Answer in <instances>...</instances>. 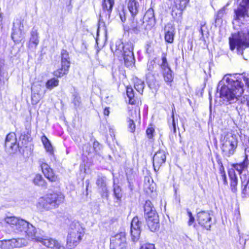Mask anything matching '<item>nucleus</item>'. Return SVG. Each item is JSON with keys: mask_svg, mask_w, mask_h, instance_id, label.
<instances>
[{"mask_svg": "<svg viewBox=\"0 0 249 249\" xmlns=\"http://www.w3.org/2000/svg\"><path fill=\"white\" fill-rule=\"evenodd\" d=\"M249 153V148H247L245 150V159L243 162L240 163H236L234 165V168L239 172L241 173L242 171L246 169L249 164V160H248V156Z\"/></svg>", "mask_w": 249, "mask_h": 249, "instance_id": "nucleus-24", "label": "nucleus"}, {"mask_svg": "<svg viewBox=\"0 0 249 249\" xmlns=\"http://www.w3.org/2000/svg\"><path fill=\"white\" fill-rule=\"evenodd\" d=\"M221 178L223 181L224 183L225 184H227L228 182H227V178H226V174H221Z\"/></svg>", "mask_w": 249, "mask_h": 249, "instance_id": "nucleus-52", "label": "nucleus"}, {"mask_svg": "<svg viewBox=\"0 0 249 249\" xmlns=\"http://www.w3.org/2000/svg\"><path fill=\"white\" fill-rule=\"evenodd\" d=\"M120 18L122 22H124L126 20V18L124 12L122 11L119 14Z\"/></svg>", "mask_w": 249, "mask_h": 249, "instance_id": "nucleus-50", "label": "nucleus"}, {"mask_svg": "<svg viewBox=\"0 0 249 249\" xmlns=\"http://www.w3.org/2000/svg\"><path fill=\"white\" fill-rule=\"evenodd\" d=\"M143 21L145 22V25L146 26H148L149 29L154 25L155 18L153 9H149L147 11L144 16Z\"/></svg>", "mask_w": 249, "mask_h": 249, "instance_id": "nucleus-25", "label": "nucleus"}, {"mask_svg": "<svg viewBox=\"0 0 249 249\" xmlns=\"http://www.w3.org/2000/svg\"><path fill=\"white\" fill-rule=\"evenodd\" d=\"M197 220L200 225L210 230L211 227L212 217L210 213L207 211H201L197 214Z\"/></svg>", "mask_w": 249, "mask_h": 249, "instance_id": "nucleus-15", "label": "nucleus"}, {"mask_svg": "<svg viewBox=\"0 0 249 249\" xmlns=\"http://www.w3.org/2000/svg\"><path fill=\"white\" fill-rule=\"evenodd\" d=\"M26 132L22 133L20 136V140L24 141L26 142L29 141L30 139L31 126L30 124L25 125ZM24 142H22L23 143Z\"/></svg>", "mask_w": 249, "mask_h": 249, "instance_id": "nucleus-31", "label": "nucleus"}, {"mask_svg": "<svg viewBox=\"0 0 249 249\" xmlns=\"http://www.w3.org/2000/svg\"><path fill=\"white\" fill-rule=\"evenodd\" d=\"M39 164L44 176L51 182L58 181V177L55 175L50 166L46 163L44 159L39 160Z\"/></svg>", "mask_w": 249, "mask_h": 249, "instance_id": "nucleus-12", "label": "nucleus"}, {"mask_svg": "<svg viewBox=\"0 0 249 249\" xmlns=\"http://www.w3.org/2000/svg\"><path fill=\"white\" fill-rule=\"evenodd\" d=\"M134 87L136 90L140 94H142L143 90L144 87V83L143 81L142 80L138 79L137 78H135L134 79Z\"/></svg>", "mask_w": 249, "mask_h": 249, "instance_id": "nucleus-32", "label": "nucleus"}, {"mask_svg": "<svg viewBox=\"0 0 249 249\" xmlns=\"http://www.w3.org/2000/svg\"><path fill=\"white\" fill-rule=\"evenodd\" d=\"M127 123L129 131L132 133H134L136 129V125L134 122V120L132 119H129L128 120Z\"/></svg>", "mask_w": 249, "mask_h": 249, "instance_id": "nucleus-40", "label": "nucleus"}, {"mask_svg": "<svg viewBox=\"0 0 249 249\" xmlns=\"http://www.w3.org/2000/svg\"><path fill=\"white\" fill-rule=\"evenodd\" d=\"M154 132V128L150 127L148 128L146 130V134L149 139H151L153 136V133Z\"/></svg>", "mask_w": 249, "mask_h": 249, "instance_id": "nucleus-48", "label": "nucleus"}, {"mask_svg": "<svg viewBox=\"0 0 249 249\" xmlns=\"http://www.w3.org/2000/svg\"><path fill=\"white\" fill-rule=\"evenodd\" d=\"M104 114L105 115L108 116L109 114V110L108 107H106L104 110Z\"/></svg>", "mask_w": 249, "mask_h": 249, "instance_id": "nucleus-55", "label": "nucleus"}, {"mask_svg": "<svg viewBox=\"0 0 249 249\" xmlns=\"http://www.w3.org/2000/svg\"><path fill=\"white\" fill-rule=\"evenodd\" d=\"M221 149L224 157L233 155L237 146V139L235 135L230 132H224L220 140Z\"/></svg>", "mask_w": 249, "mask_h": 249, "instance_id": "nucleus-2", "label": "nucleus"}, {"mask_svg": "<svg viewBox=\"0 0 249 249\" xmlns=\"http://www.w3.org/2000/svg\"><path fill=\"white\" fill-rule=\"evenodd\" d=\"M132 113H133L134 114H135V115H137L136 110H134V111H132Z\"/></svg>", "mask_w": 249, "mask_h": 249, "instance_id": "nucleus-58", "label": "nucleus"}, {"mask_svg": "<svg viewBox=\"0 0 249 249\" xmlns=\"http://www.w3.org/2000/svg\"><path fill=\"white\" fill-rule=\"evenodd\" d=\"M229 176L231 180L230 185L231 190L233 193H235L237 190V178L234 170L231 169L229 171Z\"/></svg>", "mask_w": 249, "mask_h": 249, "instance_id": "nucleus-28", "label": "nucleus"}, {"mask_svg": "<svg viewBox=\"0 0 249 249\" xmlns=\"http://www.w3.org/2000/svg\"><path fill=\"white\" fill-rule=\"evenodd\" d=\"M70 64V58L68 52L63 50L61 51V69L54 72V75L57 77H61L66 74L68 71Z\"/></svg>", "mask_w": 249, "mask_h": 249, "instance_id": "nucleus-11", "label": "nucleus"}, {"mask_svg": "<svg viewBox=\"0 0 249 249\" xmlns=\"http://www.w3.org/2000/svg\"><path fill=\"white\" fill-rule=\"evenodd\" d=\"M23 27V21L21 19L17 18L14 20L11 38L15 43H18L22 40L23 38L22 34Z\"/></svg>", "mask_w": 249, "mask_h": 249, "instance_id": "nucleus-8", "label": "nucleus"}, {"mask_svg": "<svg viewBox=\"0 0 249 249\" xmlns=\"http://www.w3.org/2000/svg\"><path fill=\"white\" fill-rule=\"evenodd\" d=\"M96 184L100 189L101 196L103 198H107L108 193L106 186V178L104 177H99L96 181Z\"/></svg>", "mask_w": 249, "mask_h": 249, "instance_id": "nucleus-23", "label": "nucleus"}, {"mask_svg": "<svg viewBox=\"0 0 249 249\" xmlns=\"http://www.w3.org/2000/svg\"><path fill=\"white\" fill-rule=\"evenodd\" d=\"M64 200V196L63 194L60 192H53L39 198L38 204L44 209L49 210L58 207Z\"/></svg>", "mask_w": 249, "mask_h": 249, "instance_id": "nucleus-4", "label": "nucleus"}, {"mask_svg": "<svg viewBox=\"0 0 249 249\" xmlns=\"http://www.w3.org/2000/svg\"><path fill=\"white\" fill-rule=\"evenodd\" d=\"M33 183L35 185L41 187L43 189H46L47 187V183L42 175L37 174L35 175Z\"/></svg>", "mask_w": 249, "mask_h": 249, "instance_id": "nucleus-27", "label": "nucleus"}, {"mask_svg": "<svg viewBox=\"0 0 249 249\" xmlns=\"http://www.w3.org/2000/svg\"><path fill=\"white\" fill-rule=\"evenodd\" d=\"M27 243L23 238L0 240V249H13L25 246Z\"/></svg>", "mask_w": 249, "mask_h": 249, "instance_id": "nucleus-10", "label": "nucleus"}, {"mask_svg": "<svg viewBox=\"0 0 249 249\" xmlns=\"http://www.w3.org/2000/svg\"><path fill=\"white\" fill-rule=\"evenodd\" d=\"M149 30L148 26L145 25V22L142 20H137L135 16L132 17L129 20L128 31L131 34L136 35L144 33L145 31Z\"/></svg>", "mask_w": 249, "mask_h": 249, "instance_id": "nucleus-6", "label": "nucleus"}, {"mask_svg": "<svg viewBox=\"0 0 249 249\" xmlns=\"http://www.w3.org/2000/svg\"><path fill=\"white\" fill-rule=\"evenodd\" d=\"M230 49L233 51L235 48L237 53L243 54V50L249 47V32L247 30L239 32L237 35L230 37Z\"/></svg>", "mask_w": 249, "mask_h": 249, "instance_id": "nucleus-3", "label": "nucleus"}, {"mask_svg": "<svg viewBox=\"0 0 249 249\" xmlns=\"http://www.w3.org/2000/svg\"><path fill=\"white\" fill-rule=\"evenodd\" d=\"M161 60L162 63L160 65L161 72L166 71H169V70H171L167 62L165 54L163 53L162 54Z\"/></svg>", "mask_w": 249, "mask_h": 249, "instance_id": "nucleus-36", "label": "nucleus"}, {"mask_svg": "<svg viewBox=\"0 0 249 249\" xmlns=\"http://www.w3.org/2000/svg\"><path fill=\"white\" fill-rule=\"evenodd\" d=\"M58 84L59 80L55 78H53L47 81L46 83V87L47 89L51 90L54 87H57Z\"/></svg>", "mask_w": 249, "mask_h": 249, "instance_id": "nucleus-35", "label": "nucleus"}, {"mask_svg": "<svg viewBox=\"0 0 249 249\" xmlns=\"http://www.w3.org/2000/svg\"><path fill=\"white\" fill-rule=\"evenodd\" d=\"M244 82L246 83V85L249 87V77L243 76Z\"/></svg>", "mask_w": 249, "mask_h": 249, "instance_id": "nucleus-53", "label": "nucleus"}, {"mask_svg": "<svg viewBox=\"0 0 249 249\" xmlns=\"http://www.w3.org/2000/svg\"><path fill=\"white\" fill-rule=\"evenodd\" d=\"M218 163L219 164V172L220 174H225V171H224V166L221 162V161H218Z\"/></svg>", "mask_w": 249, "mask_h": 249, "instance_id": "nucleus-49", "label": "nucleus"}, {"mask_svg": "<svg viewBox=\"0 0 249 249\" xmlns=\"http://www.w3.org/2000/svg\"><path fill=\"white\" fill-rule=\"evenodd\" d=\"M166 154L164 150H160L157 152L153 156V165L155 171H158L160 167L166 161Z\"/></svg>", "mask_w": 249, "mask_h": 249, "instance_id": "nucleus-17", "label": "nucleus"}, {"mask_svg": "<svg viewBox=\"0 0 249 249\" xmlns=\"http://www.w3.org/2000/svg\"><path fill=\"white\" fill-rule=\"evenodd\" d=\"M4 220L15 233H25L29 239L34 240L37 242L40 239L35 227L27 221L15 216H7Z\"/></svg>", "mask_w": 249, "mask_h": 249, "instance_id": "nucleus-1", "label": "nucleus"}, {"mask_svg": "<svg viewBox=\"0 0 249 249\" xmlns=\"http://www.w3.org/2000/svg\"><path fill=\"white\" fill-rule=\"evenodd\" d=\"M110 249H131L126 243L125 233L121 232L110 239Z\"/></svg>", "mask_w": 249, "mask_h": 249, "instance_id": "nucleus-7", "label": "nucleus"}, {"mask_svg": "<svg viewBox=\"0 0 249 249\" xmlns=\"http://www.w3.org/2000/svg\"><path fill=\"white\" fill-rule=\"evenodd\" d=\"M171 128V131H173V134L176 136V124L175 122V117H174V110H172V125L170 126Z\"/></svg>", "mask_w": 249, "mask_h": 249, "instance_id": "nucleus-41", "label": "nucleus"}, {"mask_svg": "<svg viewBox=\"0 0 249 249\" xmlns=\"http://www.w3.org/2000/svg\"><path fill=\"white\" fill-rule=\"evenodd\" d=\"M189 2V0H174V5L172 7V16H177L178 14L181 15Z\"/></svg>", "mask_w": 249, "mask_h": 249, "instance_id": "nucleus-18", "label": "nucleus"}, {"mask_svg": "<svg viewBox=\"0 0 249 249\" xmlns=\"http://www.w3.org/2000/svg\"><path fill=\"white\" fill-rule=\"evenodd\" d=\"M126 94L129 98V103L130 104H135V100L134 99V90L131 87H127L126 88Z\"/></svg>", "mask_w": 249, "mask_h": 249, "instance_id": "nucleus-37", "label": "nucleus"}, {"mask_svg": "<svg viewBox=\"0 0 249 249\" xmlns=\"http://www.w3.org/2000/svg\"><path fill=\"white\" fill-rule=\"evenodd\" d=\"M140 112L138 113V117L140 118Z\"/></svg>", "mask_w": 249, "mask_h": 249, "instance_id": "nucleus-60", "label": "nucleus"}, {"mask_svg": "<svg viewBox=\"0 0 249 249\" xmlns=\"http://www.w3.org/2000/svg\"><path fill=\"white\" fill-rule=\"evenodd\" d=\"M6 151L9 154H14L19 150L21 147L19 143H17L16 135L14 133H9L6 137L5 141Z\"/></svg>", "mask_w": 249, "mask_h": 249, "instance_id": "nucleus-9", "label": "nucleus"}, {"mask_svg": "<svg viewBox=\"0 0 249 249\" xmlns=\"http://www.w3.org/2000/svg\"><path fill=\"white\" fill-rule=\"evenodd\" d=\"M72 230L73 231H69L67 238V247L69 249H72L77 245L78 237L76 236V234L78 233V231L76 229Z\"/></svg>", "mask_w": 249, "mask_h": 249, "instance_id": "nucleus-22", "label": "nucleus"}, {"mask_svg": "<svg viewBox=\"0 0 249 249\" xmlns=\"http://www.w3.org/2000/svg\"><path fill=\"white\" fill-rule=\"evenodd\" d=\"M156 62L154 60H150L148 61L147 64V69L149 72L153 71L154 69Z\"/></svg>", "mask_w": 249, "mask_h": 249, "instance_id": "nucleus-42", "label": "nucleus"}, {"mask_svg": "<svg viewBox=\"0 0 249 249\" xmlns=\"http://www.w3.org/2000/svg\"><path fill=\"white\" fill-rule=\"evenodd\" d=\"M93 149L92 147H91L89 145V144H86L83 147V151L85 153H87L88 154L90 153L92 151Z\"/></svg>", "mask_w": 249, "mask_h": 249, "instance_id": "nucleus-46", "label": "nucleus"}, {"mask_svg": "<svg viewBox=\"0 0 249 249\" xmlns=\"http://www.w3.org/2000/svg\"><path fill=\"white\" fill-rule=\"evenodd\" d=\"M81 228V231L79 229V241L81 239V236H83L85 233V229L82 227Z\"/></svg>", "mask_w": 249, "mask_h": 249, "instance_id": "nucleus-51", "label": "nucleus"}, {"mask_svg": "<svg viewBox=\"0 0 249 249\" xmlns=\"http://www.w3.org/2000/svg\"><path fill=\"white\" fill-rule=\"evenodd\" d=\"M116 48L118 47L117 50H120L122 52V49L123 50V55L124 63L126 66L130 67L132 66L135 61V58L133 53L134 45L132 42H128L123 44L120 41L116 43Z\"/></svg>", "mask_w": 249, "mask_h": 249, "instance_id": "nucleus-5", "label": "nucleus"}, {"mask_svg": "<svg viewBox=\"0 0 249 249\" xmlns=\"http://www.w3.org/2000/svg\"><path fill=\"white\" fill-rule=\"evenodd\" d=\"M247 184H248V182H246V183L245 184L244 188L242 189V194H243V195H244L243 197H245V195H246V192H247Z\"/></svg>", "mask_w": 249, "mask_h": 249, "instance_id": "nucleus-54", "label": "nucleus"}, {"mask_svg": "<svg viewBox=\"0 0 249 249\" xmlns=\"http://www.w3.org/2000/svg\"><path fill=\"white\" fill-rule=\"evenodd\" d=\"M204 28H205V25H201V28L200 29V32L202 36H203V35H204V30H203Z\"/></svg>", "mask_w": 249, "mask_h": 249, "instance_id": "nucleus-56", "label": "nucleus"}, {"mask_svg": "<svg viewBox=\"0 0 249 249\" xmlns=\"http://www.w3.org/2000/svg\"><path fill=\"white\" fill-rule=\"evenodd\" d=\"M225 13V9L224 8H223L219 10L217 14L216 18L215 20H218L219 19H221L222 17L223 16L224 14Z\"/></svg>", "mask_w": 249, "mask_h": 249, "instance_id": "nucleus-47", "label": "nucleus"}, {"mask_svg": "<svg viewBox=\"0 0 249 249\" xmlns=\"http://www.w3.org/2000/svg\"><path fill=\"white\" fill-rule=\"evenodd\" d=\"M249 9V0H242L237 9L234 10L235 20H239L248 15Z\"/></svg>", "mask_w": 249, "mask_h": 249, "instance_id": "nucleus-16", "label": "nucleus"}, {"mask_svg": "<svg viewBox=\"0 0 249 249\" xmlns=\"http://www.w3.org/2000/svg\"><path fill=\"white\" fill-rule=\"evenodd\" d=\"M41 141L46 150V151L51 156H53V148L47 137L43 135L41 137Z\"/></svg>", "mask_w": 249, "mask_h": 249, "instance_id": "nucleus-29", "label": "nucleus"}, {"mask_svg": "<svg viewBox=\"0 0 249 249\" xmlns=\"http://www.w3.org/2000/svg\"><path fill=\"white\" fill-rule=\"evenodd\" d=\"M38 242L41 243L43 245L48 248L56 249H64L63 246L56 240L53 238H43L40 237L38 239Z\"/></svg>", "mask_w": 249, "mask_h": 249, "instance_id": "nucleus-19", "label": "nucleus"}, {"mask_svg": "<svg viewBox=\"0 0 249 249\" xmlns=\"http://www.w3.org/2000/svg\"><path fill=\"white\" fill-rule=\"evenodd\" d=\"M3 65V63L2 62L0 61V72L2 71Z\"/></svg>", "mask_w": 249, "mask_h": 249, "instance_id": "nucleus-57", "label": "nucleus"}, {"mask_svg": "<svg viewBox=\"0 0 249 249\" xmlns=\"http://www.w3.org/2000/svg\"><path fill=\"white\" fill-rule=\"evenodd\" d=\"M155 210V209L152 205L151 201H146L144 205V215L148 214V213H151L152 211H154Z\"/></svg>", "mask_w": 249, "mask_h": 249, "instance_id": "nucleus-39", "label": "nucleus"}, {"mask_svg": "<svg viewBox=\"0 0 249 249\" xmlns=\"http://www.w3.org/2000/svg\"><path fill=\"white\" fill-rule=\"evenodd\" d=\"M113 5L114 1L112 0H104L103 3L104 13H105L108 18H109Z\"/></svg>", "mask_w": 249, "mask_h": 249, "instance_id": "nucleus-30", "label": "nucleus"}, {"mask_svg": "<svg viewBox=\"0 0 249 249\" xmlns=\"http://www.w3.org/2000/svg\"><path fill=\"white\" fill-rule=\"evenodd\" d=\"M41 88V86L39 84L34 85L32 88L31 100L33 105L37 104L42 98L43 96L40 93Z\"/></svg>", "mask_w": 249, "mask_h": 249, "instance_id": "nucleus-21", "label": "nucleus"}, {"mask_svg": "<svg viewBox=\"0 0 249 249\" xmlns=\"http://www.w3.org/2000/svg\"><path fill=\"white\" fill-rule=\"evenodd\" d=\"M144 216L147 224L151 231H155L159 228V216L155 210Z\"/></svg>", "mask_w": 249, "mask_h": 249, "instance_id": "nucleus-14", "label": "nucleus"}, {"mask_svg": "<svg viewBox=\"0 0 249 249\" xmlns=\"http://www.w3.org/2000/svg\"><path fill=\"white\" fill-rule=\"evenodd\" d=\"M82 42L81 46V52L83 53H86L87 52L89 45L87 40H82Z\"/></svg>", "mask_w": 249, "mask_h": 249, "instance_id": "nucleus-43", "label": "nucleus"}, {"mask_svg": "<svg viewBox=\"0 0 249 249\" xmlns=\"http://www.w3.org/2000/svg\"><path fill=\"white\" fill-rule=\"evenodd\" d=\"M170 138H172V139H173V135H171L170 136Z\"/></svg>", "mask_w": 249, "mask_h": 249, "instance_id": "nucleus-59", "label": "nucleus"}, {"mask_svg": "<svg viewBox=\"0 0 249 249\" xmlns=\"http://www.w3.org/2000/svg\"><path fill=\"white\" fill-rule=\"evenodd\" d=\"M39 34L37 29L33 27L30 32V37L28 46L30 48H36L39 44Z\"/></svg>", "mask_w": 249, "mask_h": 249, "instance_id": "nucleus-20", "label": "nucleus"}, {"mask_svg": "<svg viewBox=\"0 0 249 249\" xmlns=\"http://www.w3.org/2000/svg\"><path fill=\"white\" fill-rule=\"evenodd\" d=\"M142 222L138 217H134L131 223L130 233L131 240L133 242H136L139 239L141 232Z\"/></svg>", "mask_w": 249, "mask_h": 249, "instance_id": "nucleus-13", "label": "nucleus"}, {"mask_svg": "<svg viewBox=\"0 0 249 249\" xmlns=\"http://www.w3.org/2000/svg\"><path fill=\"white\" fill-rule=\"evenodd\" d=\"M114 195L115 198L119 201L121 200L122 197V193L121 188L119 186L117 185H114Z\"/></svg>", "mask_w": 249, "mask_h": 249, "instance_id": "nucleus-38", "label": "nucleus"}, {"mask_svg": "<svg viewBox=\"0 0 249 249\" xmlns=\"http://www.w3.org/2000/svg\"><path fill=\"white\" fill-rule=\"evenodd\" d=\"M164 81L168 84L170 85L173 81L174 77L171 70L162 72Z\"/></svg>", "mask_w": 249, "mask_h": 249, "instance_id": "nucleus-33", "label": "nucleus"}, {"mask_svg": "<svg viewBox=\"0 0 249 249\" xmlns=\"http://www.w3.org/2000/svg\"><path fill=\"white\" fill-rule=\"evenodd\" d=\"M141 249H155V246L153 244L146 243L142 245Z\"/></svg>", "mask_w": 249, "mask_h": 249, "instance_id": "nucleus-44", "label": "nucleus"}, {"mask_svg": "<svg viewBox=\"0 0 249 249\" xmlns=\"http://www.w3.org/2000/svg\"><path fill=\"white\" fill-rule=\"evenodd\" d=\"M187 214L188 215V217L189 218V221H188V225L189 226H191L195 221V218L192 215V213L189 211H187Z\"/></svg>", "mask_w": 249, "mask_h": 249, "instance_id": "nucleus-45", "label": "nucleus"}, {"mask_svg": "<svg viewBox=\"0 0 249 249\" xmlns=\"http://www.w3.org/2000/svg\"><path fill=\"white\" fill-rule=\"evenodd\" d=\"M174 29L171 27L169 30L166 31L165 33V40L170 43L174 41Z\"/></svg>", "mask_w": 249, "mask_h": 249, "instance_id": "nucleus-34", "label": "nucleus"}, {"mask_svg": "<svg viewBox=\"0 0 249 249\" xmlns=\"http://www.w3.org/2000/svg\"><path fill=\"white\" fill-rule=\"evenodd\" d=\"M127 6L132 17L135 16L138 14L140 5L136 0H128Z\"/></svg>", "mask_w": 249, "mask_h": 249, "instance_id": "nucleus-26", "label": "nucleus"}]
</instances>
